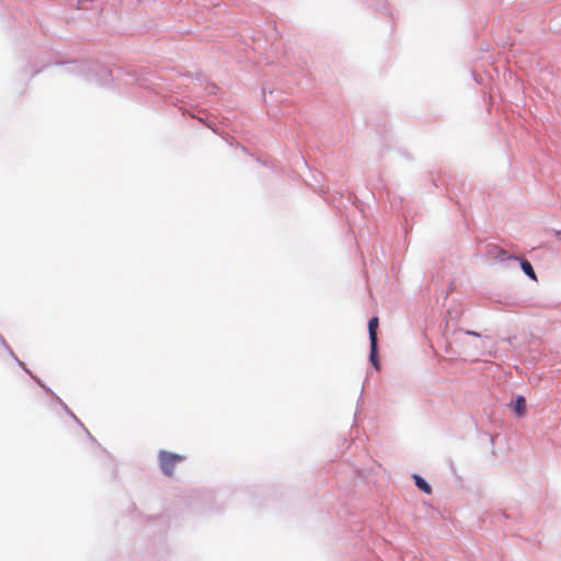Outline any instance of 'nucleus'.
<instances>
[{
	"mask_svg": "<svg viewBox=\"0 0 561 561\" xmlns=\"http://www.w3.org/2000/svg\"><path fill=\"white\" fill-rule=\"evenodd\" d=\"M183 460L184 457L181 455L172 454L164 450L160 451L159 454L161 470L168 477H172L174 474L175 467Z\"/></svg>",
	"mask_w": 561,
	"mask_h": 561,
	"instance_id": "1",
	"label": "nucleus"
},
{
	"mask_svg": "<svg viewBox=\"0 0 561 561\" xmlns=\"http://www.w3.org/2000/svg\"><path fill=\"white\" fill-rule=\"evenodd\" d=\"M379 325V320L377 317H373L368 321V331H369V341L370 342H377V329Z\"/></svg>",
	"mask_w": 561,
	"mask_h": 561,
	"instance_id": "2",
	"label": "nucleus"
},
{
	"mask_svg": "<svg viewBox=\"0 0 561 561\" xmlns=\"http://www.w3.org/2000/svg\"><path fill=\"white\" fill-rule=\"evenodd\" d=\"M520 267L526 275H528L531 279L537 280L536 273L527 260H520Z\"/></svg>",
	"mask_w": 561,
	"mask_h": 561,
	"instance_id": "3",
	"label": "nucleus"
},
{
	"mask_svg": "<svg viewBox=\"0 0 561 561\" xmlns=\"http://www.w3.org/2000/svg\"><path fill=\"white\" fill-rule=\"evenodd\" d=\"M517 416H523L526 412V400L524 397H518L514 407Z\"/></svg>",
	"mask_w": 561,
	"mask_h": 561,
	"instance_id": "4",
	"label": "nucleus"
},
{
	"mask_svg": "<svg viewBox=\"0 0 561 561\" xmlns=\"http://www.w3.org/2000/svg\"><path fill=\"white\" fill-rule=\"evenodd\" d=\"M369 359L371 362V364L378 368L379 367V362H378V354H377V342H370V354H369Z\"/></svg>",
	"mask_w": 561,
	"mask_h": 561,
	"instance_id": "5",
	"label": "nucleus"
},
{
	"mask_svg": "<svg viewBox=\"0 0 561 561\" xmlns=\"http://www.w3.org/2000/svg\"><path fill=\"white\" fill-rule=\"evenodd\" d=\"M414 480H415V484L419 489H421L422 491H424L428 494L432 492L431 485L423 478L415 476Z\"/></svg>",
	"mask_w": 561,
	"mask_h": 561,
	"instance_id": "6",
	"label": "nucleus"
},
{
	"mask_svg": "<svg viewBox=\"0 0 561 561\" xmlns=\"http://www.w3.org/2000/svg\"><path fill=\"white\" fill-rule=\"evenodd\" d=\"M491 253H492V255H493L494 257H500V259H502V260H504V259H505V255H506V251H504L503 249H500V248H497V247H494V248L492 249Z\"/></svg>",
	"mask_w": 561,
	"mask_h": 561,
	"instance_id": "7",
	"label": "nucleus"
},
{
	"mask_svg": "<svg viewBox=\"0 0 561 561\" xmlns=\"http://www.w3.org/2000/svg\"><path fill=\"white\" fill-rule=\"evenodd\" d=\"M467 334L476 335V336H478V335H479L478 333H476V332H473V331H467Z\"/></svg>",
	"mask_w": 561,
	"mask_h": 561,
	"instance_id": "8",
	"label": "nucleus"
},
{
	"mask_svg": "<svg viewBox=\"0 0 561 561\" xmlns=\"http://www.w3.org/2000/svg\"><path fill=\"white\" fill-rule=\"evenodd\" d=\"M0 350L3 351L2 343L0 342Z\"/></svg>",
	"mask_w": 561,
	"mask_h": 561,
	"instance_id": "9",
	"label": "nucleus"
}]
</instances>
